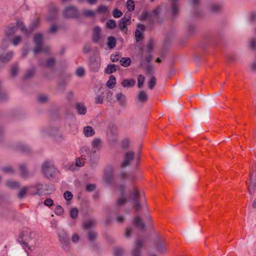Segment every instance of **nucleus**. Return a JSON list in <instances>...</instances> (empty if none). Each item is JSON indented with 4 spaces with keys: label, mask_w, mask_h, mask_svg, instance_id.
I'll return each instance as SVG.
<instances>
[{
    "label": "nucleus",
    "mask_w": 256,
    "mask_h": 256,
    "mask_svg": "<svg viewBox=\"0 0 256 256\" xmlns=\"http://www.w3.org/2000/svg\"><path fill=\"white\" fill-rule=\"evenodd\" d=\"M116 80L114 76L111 75L106 82V86L110 88H112L116 85Z\"/></svg>",
    "instance_id": "c85d7f7f"
},
{
    "label": "nucleus",
    "mask_w": 256,
    "mask_h": 256,
    "mask_svg": "<svg viewBox=\"0 0 256 256\" xmlns=\"http://www.w3.org/2000/svg\"><path fill=\"white\" fill-rule=\"evenodd\" d=\"M135 84V80L132 79L124 80L122 82V84L124 88H130L132 87Z\"/></svg>",
    "instance_id": "cd10ccee"
},
{
    "label": "nucleus",
    "mask_w": 256,
    "mask_h": 256,
    "mask_svg": "<svg viewBox=\"0 0 256 256\" xmlns=\"http://www.w3.org/2000/svg\"><path fill=\"white\" fill-rule=\"evenodd\" d=\"M96 233L94 231H89L88 233V240L91 242H93L96 239Z\"/></svg>",
    "instance_id": "c9c22d12"
},
{
    "label": "nucleus",
    "mask_w": 256,
    "mask_h": 256,
    "mask_svg": "<svg viewBox=\"0 0 256 256\" xmlns=\"http://www.w3.org/2000/svg\"><path fill=\"white\" fill-rule=\"evenodd\" d=\"M58 12V8L54 4H51L49 6L50 16H48V19L51 21L56 18Z\"/></svg>",
    "instance_id": "2eb2a0df"
},
{
    "label": "nucleus",
    "mask_w": 256,
    "mask_h": 256,
    "mask_svg": "<svg viewBox=\"0 0 256 256\" xmlns=\"http://www.w3.org/2000/svg\"><path fill=\"white\" fill-rule=\"evenodd\" d=\"M144 68L148 74H154V68L152 65L148 64Z\"/></svg>",
    "instance_id": "37998d69"
},
{
    "label": "nucleus",
    "mask_w": 256,
    "mask_h": 256,
    "mask_svg": "<svg viewBox=\"0 0 256 256\" xmlns=\"http://www.w3.org/2000/svg\"><path fill=\"white\" fill-rule=\"evenodd\" d=\"M13 56V52H10L5 55L1 54V62H7L11 60Z\"/></svg>",
    "instance_id": "2f4dec72"
},
{
    "label": "nucleus",
    "mask_w": 256,
    "mask_h": 256,
    "mask_svg": "<svg viewBox=\"0 0 256 256\" xmlns=\"http://www.w3.org/2000/svg\"><path fill=\"white\" fill-rule=\"evenodd\" d=\"M132 222L136 228L144 232L146 231V224L138 214L134 218Z\"/></svg>",
    "instance_id": "9d476101"
},
{
    "label": "nucleus",
    "mask_w": 256,
    "mask_h": 256,
    "mask_svg": "<svg viewBox=\"0 0 256 256\" xmlns=\"http://www.w3.org/2000/svg\"><path fill=\"white\" fill-rule=\"evenodd\" d=\"M22 38L20 36H17L14 37L12 40V43L14 46L18 45L22 41Z\"/></svg>",
    "instance_id": "a18cd8bd"
},
{
    "label": "nucleus",
    "mask_w": 256,
    "mask_h": 256,
    "mask_svg": "<svg viewBox=\"0 0 256 256\" xmlns=\"http://www.w3.org/2000/svg\"><path fill=\"white\" fill-rule=\"evenodd\" d=\"M80 240V237L76 234H74L72 238V242L76 244Z\"/></svg>",
    "instance_id": "338daca9"
},
{
    "label": "nucleus",
    "mask_w": 256,
    "mask_h": 256,
    "mask_svg": "<svg viewBox=\"0 0 256 256\" xmlns=\"http://www.w3.org/2000/svg\"><path fill=\"white\" fill-rule=\"evenodd\" d=\"M156 246H157V248H158V251L161 252H164L166 250V248H165L164 245L162 242L158 243L157 244Z\"/></svg>",
    "instance_id": "69168bd1"
},
{
    "label": "nucleus",
    "mask_w": 256,
    "mask_h": 256,
    "mask_svg": "<svg viewBox=\"0 0 256 256\" xmlns=\"http://www.w3.org/2000/svg\"><path fill=\"white\" fill-rule=\"evenodd\" d=\"M58 236L60 248L66 252H69L71 244L67 232L64 230H60L58 232Z\"/></svg>",
    "instance_id": "7ed1b4c3"
},
{
    "label": "nucleus",
    "mask_w": 256,
    "mask_h": 256,
    "mask_svg": "<svg viewBox=\"0 0 256 256\" xmlns=\"http://www.w3.org/2000/svg\"><path fill=\"white\" fill-rule=\"evenodd\" d=\"M130 16H128V18L124 16L120 20L118 23V27L120 28L121 30L124 31L125 30H127L126 24H129L130 23Z\"/></svg>",
    "instance_id": "f3484780"
},
{
    "label": "nucleus",
    "mask_w": 256,
    "mask_h": 256,
    "mask_svg": "<svg viewBox=\"0 0 256 256\" xmlns=\"http://www.w3.org/2000/svg\"><path fill=\"white\" fill-rule=\"evenodd\" d=\"M95 132L92 127L86 126L84 128V134L86 137H90L94 134Z\"/></svg>",
    "instance_id": "aec40b11"
},
{
    "label": "nucleus",
    "mask_w": 256,
    "mask_h": 256,
    "mask_svg": "<svg viewBox=\"0 0 256 256\" xmlns=\"http://www.w3.org/2000/svg\"><path fill=\"white\" fill-rule=\"evenodd\" d=\"M1 171L3 174H12L15 172L14 170L10 166H6L2 167L1 168Z\"/></svg>",
    "instance_id": "5701e85b"
},
{
    "label": "nucleus",
    "mask_w": 256,
    "mask_h": 256,
    "mask_svg": "<svg viewBox=\"0 0 256 256\" xmlns=\"http://www.w3.org/2000/svg\"><path fill=\"white\" fill-rule=\"evenodd\" d=\"M134 204V206L135 208V212H136L138 213V212H140L142 208L144 209L146 208V210H148L147 206L146 205L145 206H142L139 201H136L134 202H133Z\"/></svg>",
    "instance_id": "c756f323"
},
{
    "label": "nucleus",
    "mask_w": 256,
    "mask_h": 256,
    "mask_svg": "<svg viewBox=\"0 0 256 256\" xmlns=\"http://www.w3.org/2000/svg\"><path fill=\"white\" fill-rule=\"evenodd\" d=\"M16 30V27L14 26H8L6 30V34L8 36H10L14 34Z\"/></svg>",
    "instance_id": "f704fd0d"
},
{
    "label": "nucleus",
    "mask_w": 256,
    "mask_h": 256,
    "mask_svg": "<svg viewBox=\"0 0 256 256\" xmlns=\"http://www.w3.org/2000/svg\"><path fill=\"white\" fill-rule=\"evenodd\" d=\"M116 98L121 103L124 102V96L122 93H118L116 94Z\"/></svg>",
    "instance_id": "13d9d810"
},
{
    "label": "nucleus",
    "mask_w": 256,
    "mask_h": 256,
    "mask_svg": "<svg viewBox=\"0 0 256 256\" xmlns=\"http://www.w3.org/2000/svg\"><path fill=\"white\" fill-rule=\"evenodd\" d=\"M117 70V66L114 64H108L104 69V72L107 74H111Z\"/></svg>",
    "instance_id": "a878e982"
},
{
    "label": "nucleus",
    "mask_w": 256,
    "mask_h": 256,
    "mask_svg": "<svg viewBox=\"0 0 256 256\" xmlns=\"http://www.w3.org/2000/svg\"><path fill=\"white\" fill-rule=\"evenodd\" d=\"M101 65V59L99 56L94 55L90 58L89 67L92 72L98 71Z\"/></svg>",
    "instance_id": "6e6552de"
},
{
    "label": "nucleus",
    "mask_w": 256,
    "mask_h": 256,
    "mask_svg": "<svg viewBox=\"0 0 256 256\" xmlns=\"http://www.w3.org/2000/svg\"><path fill=\"white\" fill-rule=\"evenodd\" d=\"M132 194L133 196V202L140 200V194L136 188H135L132 190Z\"/></svg>",
    "instance_id": "4c0bfd02"
},
{
    "label": "nucleus",
    "mask_w": 256,
    "mask_h": 256,
    "mask_svg": "<svg viewBox=\"0 0 256 256\" xmlns=\"http://www.w3.org/2000/svg\"><path fill=\"white\" fill-rule=\"evenodd\" d=\"M94 222L92 220H88L84 224V226L85 228H89L92 227L94 224Z\"/></svg>",
    "instance_id": "bf43d9fd"
},
{
    "label": "nucleus",
    "mask_w": 256,
    "mask_h": 256,
    "mask_svg": "<svg viewBox=\"0 0 256 256\" xmlns=\"http://www.w3.org/2000/svg\"><path fill=\"white\" fill-rule=\"evenodd\" d=\"M6 186L10 188H18L20 186V184L16 180H8L6 182Z\"/></svg>",
    "instance_id": "4be33fe9"
},
{
    "label": "nucleus",
    "mask_w": 256,
    "mask_h": 256,
    "mask_svg": "<svg viewBox=\"0 0 256 256\" xmlns=\"http://www.w3.org/2000/svg\"><path fill=\"white\" fill-rule=\"evenodd\" d=\"M154 42L150 40L146 46V50H142L140 57V66L144 68L145 64V62L148 63L150 62L152 60V52L153 49Z\"/></svg>",
    "instance_id": "f03ea898"
},
{
    "label": "nucleus",
    "mask_w": 256,
    "mask_h": 256,
    "mask_svg": "<svg viewBox=\"0 0 256 256\" xmlns=\"http://www.w3.org/2000/svg\"><path fill=\"white\" fill-rule=\"evenodd\" d=\"M106 26L108 28L110 29L114 28L116 26L115 20L112 19L108 20L106 22Z\"/></svg>",
    "instance_id": "79ce46f5"
},
{
    "label": "nucleus",
    "mask_w": 256,
    "mask_h": 256,
    "mask_svg": "<svg viewBox=\"0 0 256 256\" xmlns=\"http://www.w3.org/2000/svg\"><path fill=\"white\" fill-rule=\"evenodd\" d=\"M96 189V186L94 184H87L86 187V190L88 192H93Z\"/></svg>",
    "instance_id": "e2e57ef3"
},
{
    "label": "nucleus",
    "mask_w": 256,
    "mask_h": 256,
    "mask_svg": "<svg viewBox=\"0 0 256 256\" xmlns=\"http://www.w3.org/2000/svg\"><path fill=\"white\" fill-rule=\"evenodd\" d=\"M100 31L101 28L98 26H95L92 32V40L94 42L96 43L100 40Z\"/></svg>",
    "instance_id": "a211bd4d"
},
{
    "label": "nucleus",
    "mask_w": 256,
    "mask_h": 256,
    "mask_svg": "<svg viewBox=\"0 0 256 256\" xmlns=\"http://www.w3.org/2000/svg\"><path fill=\"white\" fill-rule=\"evenodd\" d=\"M43 40L42 36L41 34H36L34 38V42L36 44V47L34 50V52L36 54L40 52H43L44 53H48L49 52V47L48 46L43 47L42 46V42Z\"/></svg>",
    "instance_id": "39448f33"
},
{
    "label": "nucleus",
    "mask_w": 256,
    "mask_h": 256,
    "mask_svg": "<svg viewBox=\"0 0 256 256\" xmlns=\"http://www.w3.org/2000/svg\"><path fill=\"white\" fill-rule=\"evenodd\" d=\"M133 234V230L130 226H128L126 230L125 236L126 238H130Z\"/></svg>",
    "instance_id": "49530a36"
},
{
    "label": "nucleus",
    "mask_w": 256,
    "mask_h": 256,
    "mask_svg": "<svg viewBox=\"0 0 256 256\" xmlns=\"http://www.w3.org/2000/svg\"><path fill=\"white\" fill-rule=\"evenodd\" d=\"M145 80L144 76L142 74H139L138 76V86L141 88Z\"/></svg>",
    "instance_id": "ea45409f"
},
{
    "label": "nucleus",
    "mask_w": 256,
    "mask_h": 256,
    "mask_svg": "<svg viewBox=\"0 0 256 256\" xmlns=\"http://www.w3.org/2000/svg\"><path fill=\"white\" fill-rule=\"evenodd\" d=\"M78 214V210L76 208H73L70 211V216L72 219L76 218Z\"/></svg>",
    "instance_id": "09e8293b"
},
{
    "label": "nucleus",
    "mask_w": 256,
    "mask_h": 256,
    "mask_svg": "<svg viewBox=\"0 0 256 256\" xmlns=\"http://www.w3.org/2000/svg\"><path fill=\"white\" fill-rule=\"evenodd\" d=\"M102 144V142L100 138H94L92 140L91 143L92 148L91 152L90 151L89 148L86 146H84L80 150L81 152L83 153L84 152H85L88 156L91 157L92 152L93 154H95L96 152L98 151L100 149Z\"/></svg>",
    "instance_id": "423d86ee"
},
{
    "label": "nucleus",
    "mask_w": 256,
    "mask_h": 256,
    "mask_svg": "<svg viewBox=\"0 0 256 256\" xmlns=\"http://www.w3.org/2000/svg\"><path fill=\"white\" fill-rule=\"evenodd\" d=\"M64 212V210L60 206L58 205L56 206L55 209V214L58 216L61 215Z\"/></svg>",
    "instance_id": "5fc2aeb1"
},
{
    "label": "nucleus",
    "mask_w": 256,
    "mask_h": 256,
    "mask_svg": "<svg viewBox=\"0 0 256 256\" xmlns=\"http://www.w3.org/2000/svg\"><path fill=\"white\" fill-rule=\"evenodd\" d=\"M120 64L124 67L128 66L131 64V60L130 58H122L120 60Z\"/></svg>",
    "instance_id": "473e14b6"
},
{
    "label": "nucleus",
    "mask_w": 256,
    "mask_h": 256,
    "mask_svg": "<svg viewBox=\"0 0 256 256\" xmlns=\"http://www.w3.org/2000/svg\"><path fill=\"white\" fill-rule=\"evenodd\" d=\"M30 188L34 189V190L30 192L32 195L39 196L44 195V184L38 182L34 185L30 186Z\"/></svg>",
    "instance_id": "9b49d317"
},
{
    "label": "nucleus",
    "mask_w": 256,
    "mask_h": 256,
    "mask_svg": "<svg viewBox=\"0 0 256 256\" xmlns=\"http://www.w3.org/2000/svg\"><path fill=\"white\" fill-rule=\"evenodd\" d=\"M64 197L66 200H70L72 198V194L70 192L66 191L64 194Z\"/></svg>",
    "instance_id": "603ef678"
},
{
    "label": "nucleus",
    "mask_w": 256,
    "mask_h": 256,
    "mask_svg": "<svg viewBox=\"0 0 256 256\" xmlns=\"http://www.w3.org/2000/svg\"><path fill=\"white\" fill-rule=\"evenodd\" d=\"M172 13L173 15H176L178 12V8L177 2L178 0H172Z\"/></svg>",
    "instance_id": "7c9ffc66"
},
{
    "label": "nucleus",
    "mask_w": 256,
    "mask_h": 256,
    "mask_svg": "<svg viewBox=\"0 0 256 256\" xmlns=\"http://www.w3.org/2000/svg\"><path fill=\"white\" fill-rule=\"evenodd\" d=\"M30 189H32V188H30V186L28 187H26V186H24V187H23L19 192L18 194V197L20 198H24L26 194V192L28 191V190H30Z\"/></svg>",
    "instance_id": "72a5a7b5"
},
{
    "label": "nucleus",
    "mask_w": 256,
    "mask_h": 256,
    "mask_svg": "<svg viewBox=\"0 0 256 256\" xmlns=\"http://www.w3.org/2000/svg\"><path fill=\"white\" fill-rule=\"evenodd\" d=\"M34 68H31V69L29 70L26 72V73L25 74L24 78V80H26V79H28V78H30V77H32L34 75Z\"/></svg>",
    "instance_id": "de8ad7c7"
},
{
    "label": "nucleus",
    "mask_w": 256,
    "mask_h": 256,
    "mask_svg": "<svg viewBox=\"0 0 256 256\" xmlns=\"http://www.w3.org/2000/svg\"><path fill=\"white\" fill-rule=\"evenodd\" d=\"M160 8L158 7L156 8H154L152 12L150 13V16L152 17H156L158 15L159 12H160Z\"/></svg>",
    "instance_id": "680f3d73"
},
{
    "label": "nucleus",
    "mask_w": 256,
    "mask_h": 256,
    "mask_svg": "<svg viewBox=\"0 0 256 256\" xmlns=\"http://www.w3.org/2000/svg\"><path fill=\"white\" fill-rule=\"evenodd\" d=\"M136 40L137 42L143 40L142 33L139 30H136L135 32Z\"/></svg>",
    "instance_id": "a19ab883"
},
{
    "label": "nucleus",
    "mask_w": 256,
    "mask_h": 256,
    "mask_svg": "<svg viewBox=\"0 0 256 256\" xmlns=\"http://www.w3.org/2000/svg\"><path fill=\"white\" fill-rule=\"evenodd\" d=\"M222 8V6L219 4H214L211 6L210 10L213 12L219 11Z\"/></svg>",
    "instance_id": "8fccbe9b"
},
{
    "label": "nucleus",
    "mask_w": 256,
    "mask_h": 256,
    "mask_svg": "<svg viewBox=\"0 0 256 256\" xmlns=\"http://www.w3.org/2000/svg\"><path fill=\"white\" fill-rule=\"evenodd\" d=\"M34 238L35 234L33 231L26 228H23L20 232L18 241L23 247L31 250L35 244Z\"/></svg>",
    "instance_id": "f257e3e1"
},
{
    "label": "nucleus",
    "mask_w": 256,
    "mask_h": 256,
    "mask_svg": "<svg viewBox=\"0 0 256 256\" xmlns=\"http://www.w3.org/2000/svg\"><path fill=\"white\" fill-rule=\"evenodd\" d=\"M48 97L46 95H40L38 97V100L42 103H44L47 102Z\"/></svg>",
    "instance_id": "4d7b16f0"
},
{
    "label": "nucleus",
    "mask_w": 256,
    "mask_h": 256,
    "mask_svg": "<svg viewBox=\"0 0 256 256\" xmlns=\"http://www.w3.org/2000/svg\"><path fill=\"white\" fill-rule=\"evenodd\" d=\"M112 15L114 18H118L122 15V13L120 10L116 8L113 11Z\"/></svg>",
    "instance_id": "3c124183"
},
{
    "label": "nucleus",
    "mask_w": 256,
    "mask_h": 256,
    "mask_svg": "<svg viewBox=\"0 0 256 256\" xmlns=\"http://www.w3.org/2000/svg\"><path fill=\"white\" fill-rule=\"evenodd\" d=\"M76 108L78 113L80 115L85 114L86 112V107L82 103H77L76 105Z\"/></svg>",
    "instance_id": "6ab92c4d"
},
{
    "label": "nucleus",
    "mask_w": 256,
    "mask_h": 256,
    "mask_svg": "<svg viewBox=\"0 0 256 256\" xmlns=\"http://www.w3.org/2000/svg\"><path fill=\"white\" fill-rule=\"evenodd\" d=\"M62 14L65 18H78L80 16L78 10L74 6L66 7L62 12Z\"/></svg>",
    "instance_id": "0eeeda50"
},
{
    "label": "nucleus",
    "mask_w": 256,
    "mask_h": 256,
    "mask_svg": "<svg viewBox=\"0 0 256 256\" xmlns=\"http://www.w3.org/2000/svg\"><path fill=\"white\" fill-rule=\"evenodd\" d=\"M18 67L17 64L12 66L10 70V74L12 77H15L18 72Z\"/></svg>",
    "instance_id": "58836bf2"
},
{
    "label": "nucleus",
    "mask_w": 256,
    "mask_h": 256,
    "mask_svg": "<svg viewBox=\"0 0 256 256\" xmlns=\"http://www.w3.org/2000/svg\"><path fill=\"white\" fill-rule=\"evenodd\" d=\"M156 78L154 76L150 77L148 80V88L150 90H152L156 84Z\"/></svg>",
    "instance_id": "e433bc0d"
},
{
    "label": "nucleus",
    "mask_w": 256,
    "mask_h": 256,
    "mask_svg": "<svg viewBox=\"0 0 256 256\" xmlns=\"http://www.w3.org/2000/svg\"><path fill=\"white\" fill-rule=\"evenodd\" d=\"M118 190L122 196V197L120 198H118L116 202V206H120L124 204L126 202V198L124 197V186L122 185H120L118 186Z\"/></svg>",
    "instance_id": "4468645a"
},
{
    "label": "nucleus",
    "mask_w": 256,
    "mask_h": 256,
    "mask_svg": "<svg viewBox=\"0 0 256 256\" xmlns=\"http://www.w3.org/2000/svg\"><path fill=\"white\" fill-rule=\"evenodd\" d=\"M126 8L129 11H133L134 9V2L132 0H128L126 2Z\"/></svg>",
    "instance_id": "c03bdc74"
},
{
    "label": "nucleus",
    "mask_w": 256,
    "mask_h": 256,
    "mask_svg": "<svg viewBox=\"0 0 256 256\" xmlns=\"http://www.w3.org/2000/svg\"><path fill=\"white\" fill-rule=\"evenodd\" d=\"M144 241L140 238H136L134 241V247L131 250L132 256H140V251L144 248Z\"/></svg>",
    "instance_id": "1a4fd4ad"
},
{
    "label": "nucleus",
    "mask_w": 256,
    "mask_h": 256,
    "mask_svg": "<svg viewBox=\"0 0 256 256\" xmlns=\"http://www.w3.org/2000/svg\"><path fill=\"white\" fill-rule=\"evenodd\" d=\"M108 9V7L106 6H100L98 8L97 11L99 13H106Z\"/></svg>",
    "instance_id": "864d4df0"
},
{
    "label": "nucleus",
    "mask_w": 256,
    "mask_h": 256,
    "mask_svg": "<svg viewBox=\"0 0 256 256\" xmlns=\"http://www.w3.org/2000/svg\"><path fill=\"white\" fill-rule=\"evenodd\" d=\"M42 169L44 176L48 178H55L58 172L53 164L48 161L45 162L42 164Z\"/></svg>",
    "instance_id": "20e7f679"
},
{
    "label": "nucleus",
    "mask_w": 256,
    "mask_h": 256,
    "mask_svg": "<svg viewBox=\"0 0 256 256\" xmlns=\"http://www.w3.org/2000/svg\"><path fill=\"white\" fill-rule=\"evenodd\" d=\"M106 44L109 48L112 49L116 46V40L114 36H108V42Z\"/></svg>",
    "instance_id": "bb28decb"
},
{
    "label": "nucleus",
    "mask_w": 256,
    "mask_h": 256,
    "mask_svg": "<svg viewBox=\"0 0 256 256\" xmlns=\"http://www.w3.org/2000/svg\"><path fill=\"white\" fill-rule=\"evenodd\" d=\"M44 204L46 206L50 207L54 205V202L51 198H46L45 200L44 201Z\"/></svg>",
    "instance_id": "6e6d98bb"
},
{
    "label": "nucleus",
    "mask_w": 256,
    "mask_h": 256,
    "mask_svg": "<svg viewBox=\"0 0 256 256\" xmlns=\"http://www.w3.org/2000/svg\"><path fill=\"white\" fill-rule=\"evenodd\" d=\"M96 12L90 10H84L82 12V15L87 18H94L96 16Z\"/></svg>",
    "instance_id": "393cba45"
},
{
    "label": "nucleus",
    "mask_w": 256,
    "mask_h": 256,
    "mask_svg": "<svg viewBox=\"0 0 256 256\" xmlns=\"http://www.w3.org/2000/svg\"><path fill=\"white\" fill-rule=\"evenodd\" d=\"M19 171L20 176L22 178L28 179L31 176V174L27 169L26 166L24 163L20 164Z\"/></svg>",
    "instance_id": "f8f14e48"
},
{
    "label": "nucleus",
    "mask_w": 256,
    "mask_h": 256,
    "mask_svg": "<svg viewBox=\"0 0 256 256\" xmlns=\"http://www.w3.org/2000/svg\"><path fill=\"white\" fill-rule=\"evenodd\" d=\"M123 250L120 248H116L114 250V255L116 256H120L123 254Z\"/></svg>",
    "instance_id": "774afa93"
},
{
    "label": "nucleus",
    "mask_w": 256,
    "mask_h": 256,
    "mask_svg": "<svg viewBox=\"0 0 256 256\" xmlns=\"http://www.w3.org/2000/svg\"><path fill=\"white\" fill-rule=\"evenodd\" d=\"M148 94L144 91H140L137 95L136 98L140 102H144L148 100Z\"/></svg>",
    "instance_id": "412c9836"
},
{
    "label": "nucleus",
    "mask_w": 256,
    "mask_h": 256,
    "mask_svg": "<svg viewBox=\"0 0 256 256\" xmlns=\"http://www.w3.org/2000/svg\"><path fill=\"white\" fill-rule=\"evenodd\" d=\"M16 28H20L22 32L27 36H28L34 30V28H31L30 30H29V29L26 28L23 22L20 20L16 21Z\"/></svg>",
    "instance_id": "dca6fc26"
},
{
    "label": "nucleus",
    "mask_w": 256,
    "mask_h": 256,
    "mask_svg": "<svg viewBox=\"0 0 256 256\" xmlns=\"http://www.w3.org/2000/svg\"><path fill=\"white\" fill-rule=\"evenodd\" d=\"M84 74V70L82 68H79L76 70V74L78 76H82Z\"/></svg>",
    "instance_id": "052dcab7"
},
{
    "label": "nucleus",
    "mask_w": 256,
    "mask_h": 256,
    "mask_svg": "<svg viewBox=\"0 0 256 256\" xmlns=\"http://www.w3.org/2000/svg\"><path fill=\"white\" fill-rule=\"evenodd\" d=\"M249 66L251 72H256V61H254L250 64Z\"/></svg>",
    "instance_id": "0e129e2a"
},
{
    "label": "nucleus",
    "mask_w": 256,
    "mask_h": 256,
    "mask_svg": "<svg viewBox=\"0 0 256 256\" xmlns=\"http://www.w3.org/2000/svg\"><path fill=\"white\" fill-rule=\"evenodd\" d=\"M134 153L132 151H129L124 154V160L121 163L122 167H126L129 165L134 159Z\"/></svg>",
    "instance_id": "ddd939ff"
},
{
    "label": "nucleus",
    "mask_w": 256,
    "mask_h": 256,
    "mask_svg": "<svg viewBox=\"0 0 256 256\" xmlns=\"http://www.w3.org/2000/svg\"><path fill=\"white\" fill-rule=\"evenodd\" d=\"M54 190L52 184H44V195L50 194Z\"/></svg>",
    "instance_id": "b1692460"
}]
</instances>
